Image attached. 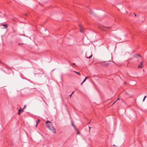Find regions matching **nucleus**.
Masks as SVG:
<instances>
[{
  "mask_svg": "<svg viewBox=\"0 0 147 147\" xmlns=\"http://www.w3.org/2000/svg\"><path fill=\"white\" fill-rule=\"evenodd\" d=\"M83 83H84V82H82L81 83V84H83Z\"/></svg>",
  "mask_w": 147,
  "mask_h": 147,
  "instance_id": "nucleus-23",
  "label": "nucleus"
},
{
  "mask_svg": "<svg viewBox=\"0 0 147 147\" xmlns=\"http://www.w3.org/2000/svg\"><path fill=\"white\" fill-rule=\"evenodd\" d=\"M26 105H24V108H23V109H25V108H26Z\"/></svg>",
  "mask_w": 147,
  "mask_h": 147,
  "instance_id": "nucleus-14",
  "label": "nucleus"
},
{
  "mask_svg": "<svg viewBox=\"0 0 147 147\" xmlns=\"http://www.w3.org/2000/svg\"><path fill=\"white\" fill-rule=\"evenodd\" d=\"M72 125L73 126V127H74V128H75V127L72 123Z\"/></svg>",
  "mask_w": 147,
  "mask_h": 147,
  "instance_id": "nucleus-16",
  "label": "nucleus"
},
{
  "mask_svg": "<svg viewBox=\"0 0 147 147\" xmlns=\"http://www.w3.org/2000/svg\"><path fill=\"white\" fill-rule=\"evenodd\" d=\"M88 11L90 13L93 14V11L91 10V9L90 8H88Z\"/></svg>",
  "mask_w": 147,
  "mask_h": 147,
  "instance_id": "nucleus-6",
  "label": "nucleus"
},
{
  "mask_svg": "<svg viewBox=\"0 0 147 147\" xmlns=\"http://www.w3.org/2000/svg\"><path fill=\"white\" fill-rule=\"evenodd\" d=\"M75 72H76V73L78 74L79 75H80V74H79V72H77L76 71H75Z\"/></svg>",
  "mask_w": 147,
  "mask_h": 147,
  "instance_id": "nucleus-15",
  "label": "nucleus"
},
{
  "mask_svg": "<svg viewBox=\"0 0 147 147\" xmlns=\"http://www.w3.org/2000/svg\"><path fill=\"white\" fill-rule=\"evenodd\" d=\"M80 31L82 32V33H83L84 32V29L82 28H81V27H80Z\"/></svg>",
  "mask_w": 147,
  "mask_h": 147,
  "instance_id": "nucleus-8",
  "label": "nucleus"
},
{
  "mask_svg": "<svg viewBox=\"0 0 147 147\" xmlns=\"http://www.w3.org/2000/svg\"><path fill=\"white\" fill-rule=\"evenodd\" d=\"M74 92H72V94H72H72L73 93H74Z\"/></svg>",
  "mask_w": 147,
  "mask_h": 147,
  "instance_id": "nucleus-26",
  "label": "nucleus"
},
{
  "mask_svg": "<svg viewBox=\"0 0 147 147\" xmlns=\"http://www.w3.org/2000/svg\"><path fill=\"white\" fill-rule=\"evenodd\" d=\"M40 120L39 119H38V122H36V127L37 126V125L38 123L40 122Z\"/></svg>",
  "mask_w": 147,
  "mask_h": 147,
  "instance_id": "nucleus-9",
  "label": "nucleus"
},
{
  "mask_svg": "<svg viewBox=\"0 0 147 147\" xmlns=\"http://www.w3.org/2000/svg\"><path fill=\"white\" fill-rule=\"evenodd\" d=\"M146 96H144V99L143 100V101H144L145 99L146 98Z\"/></svg>",
  "mask_w": 147,
  "mask_h": 147,
  "instance_id": "nucleus-13",
  "label": "nucleus"
},
{
  "mask_svg": "<svg viewBox=\"0 0 147 147\" xmlns=\"http://www.w3.org/2000/svg\"><path fill=\"white\" fill-rule=\"evenodd\" d=\"M2 26H3V27H2L1 28L2 29H3V28H7V26H8V24H2L1 25Z\"/></svg>",
  "mask_w": 147,
  "mask_h": 147,
  "instance_id": "nucleus-4",
  "label": "nucleus"
},
{
  "mask_svg": "<svg viewBox=\"0 0 147 147\" xmlns=\"http://www.w3.org/2000/svg\"><path fill=\"white\" fill-rule=\"evenodd\" d=\"M20 112H19H19H18V115H20Z\"/></svg>",
  "mask_w": 147,
  "mask_h": 147,
  "instance_id": "nucleus-20",
  "label": "nucleus"
},
{
  "mask_svg": "<svg viewBox=\"0 0 147 147\" xmlns=\"http://www.w3.org/2000/svg\"><path fill=\"white\" fill-rule=\"evenodd\" d=\"M113 146H115V145L114 144L113 145Z\"/></svg>",
  "mask_w": 147,
  "mask_h": 147,
  "instance_id": "nucleus-22",
  "label": "nucleus"
},
{
  "mask_svg": "<svg viewBox=\"0 0 147 147\" xmlns=\"http://www.w3.org/2000/svg\"><path fill=\"white\" fill-rule=\"evenodd\" d=\"M119 100V98H118L117 99V100Z\"/></svg>",
  "mask_w": 147,
  "mask_h": 147,
  "instance_id": "nucleus-28",
  "label": "nucleus"
},
{
  "mask_svg": "<svg viewBox=\"0 0 147 147\" xmlns=\"http://www.w3.org/2000/svg\"><path fill=\"white\" fill-rule=\"evenodd\" d=\"M134 15L135 16H136V15L135 13H133L132 15V16H133Z\"/></svg>",
  "mask_w": 147,
  "mask_h": 147,
  "instance_id": "nucleus-11",
  "label": "nucleus"
},
{
  "mask_svg": "<svg viewBox=\"0 0 147 147\" xmlns=\"http://www.w3.org/2000/svg\"><path fill=\"white\" fill-rule=\"evenodd\" d=\"M88 77H88V76H87V77H86V78H86V79L87 78H88Z\"/></svg>",
  "mask_w": 147,
  "mask_h": 147,
  "instance_id": "nucleus-19",
  "label": "nucleus"
},
{
  "mask_svg": "<svg viewBox=\"0 0 147 147\" xmlns=\"http://www.w3.org/2000/svg\"><path fill=\"white\" fill-rule=\"evenodd\" d=\"M86 56L87 58H90L92 57V54L91 52H87L86 53Z\"/></svg>",
  "mask_w": 147,
  "mask_h": 147,
  "instance_id": "nucleus-2",
  "label": "nucleus"
},
{
  "mask_svg": "<svg viewBox=\"0 0 147 147\" xmlns=\"http://www.w3.org/2000/svg\"><path fill=\"white\" fill-rule=\"evenodd\" d=\"M90 122H89V123H88V124H89L90 123Z\"/></svg>",
  "mask_w": 147,
  "mask_h": 147,
  "instance_id": "nucleus-30",
  "label": "nucleus"
},
{
  "mask_svg": "<svg viewBox=\"0 0 147 147\" xmlns=\"http://www.w3.org/2000/svg\"><path fill=\"white\" fill-rule=\"evenodd\" d=\"M71 95H72V94H71L70 95H69V96L70 97H71Z\"/></svg>",
  "mask_w": 147,
  "mask_h": 147,
  "instance_id": "nucleus-24",
  "label": "nucleus"
},
{
  "mask_svg": "<svg viewBox=\"0 0 147 147\" xmlns=\"http://www.w3.org/2000/svg\"><path fill=\"white\" fill-rule=\"evenodd\" d=\"M102 65L104 66H107L109 64V63L105 62H103L102 63Z\"/></svg>",
  "mask_w": 147,
  "mask_h": 147,
  "instance_id": "nucleus-3",
  "label": "nucleus"
},
{
  "mask_svg": "<svg viewBox=\"0 0 147 147\" xmlns=\"http://www.w3.org/2000/svg\"><path fill=\"white\" fill-rule=\"evenodd\" d=\"M105 28H106L107 29H110L111 28L110 27H105Z\"/></svg>",
  "mask_w": 147,
  "mask_h": 147,
  "instance_id": "nucleus-12",
  "label": "nucleus"
},
{
  "mask_svg": "<svg viewBox=\"0 0 147 147\" xmlns=\"http://www.w3.org/2000/svg\"><path fill=\"white\" fill-rule=\"evenodd\" d=\"M77 134H80V133L79 132V131H78V132H77Z\"/></svg>",
  "mask_w": 147,
  "mask_h": 147,
  "instance_id": "nucleus-18",
  "label": "nucleus"
},
{
  "mask_svg": "<svg viewBox=\"0 0 147 147\" xmlns=\"http://www.w3.org/2000/svg\"><path fill=\"white\" fill-rule=\"evenodd\" d=\"M19 112H22L23 111V109H19Z\"/></svg>",
  "mask_w": 147,
  "mask_h": 147,
  "instance_id": "nucleus-10",
  "label": "nucleus"
},
{
  "mask_svg": "<svg viewBox=\"0 0 147 147\" xmlns=\"http://www.w3.org/2000/svg\"><path fill=\"white\" fill-rule=\"evenodd\" d=\"M86 78H85V79H84V80L83 81V82H84L86 81Z\"/></svg>",
  "mask_w": 147,
  "mask_h": 147,
  "instance_id": "nucleus-17",
  "label": "nucleus"
},
{
  "mask_svg": "<svg viewBox=\"0 0 147 147\" xmlns=\"http://www.w3.org/2000/svg\"><path fill=\"white\" fill-rule=\"evenodd\" d=\"M46 125L47 127L49 128V129L51 130L54 133L56 132L55 129L51 122L49 121H47Z\"/></svg>",
  "mask_w": 147,
  "mask_h": 147,
  "instance_id": "nucleus-1",
  "label": "nucleus"
},
{
  "mask_svg": "<svg viewBox=\"0 0 147 147\" xmlns=\"http://www.w3.org/2000/svg\"><path fill=\"white\" fill-rule=\"evenodd\" d=\"M72 64L74 65H75V63H73Z\"/></svg>",
  "mask_w": 147,
  "mask_h": 147,
  "instance_id": "nucleus-25",
  "label": "nucleus"
},
{
  "mask_svg": "<svg viewBox=\"0 0 147 147\" xmlns=\"http://www.w3.org/2000/svg\"><path fill=\"white\" fill-rule=\"evenodd\" d=\"M89 129H90L91 127H89Z\"/></svg>",
  "mask_w": 147,
  "mask_h": 147,
  "instance_id": "nucleus-27",
  "label": "nucleus"
},
{
  "mask_svg": "<svg viewBox=\"0 0 147 147\" xmlns=\"http://www.w3.org/2000/svg\"><path fill=\"white\" fill-rule=\"evenodd\" d=\"M143 63V62H142L140 64L138 65V68H142L143 67V65H142Z\"/></svg>",
  "mask_w": 147,
  "mask_h": 147,
  "instance_id": "nucleus-5",
  "label": "nucleus"
},
{
  "mask_svg": "<svg viewBox=\"0 0 147 147\" xmlns=\"http://www.w3.org/2000/svg\"><path fill=\"white\" fill-rule=\"evenodd\" d=\"M134 57H135V58H137L139 57H140V58H141V56L140 55H137L134 56Z\"/></svg>",
  "mask_w": 147,
  "mask_h": 147,
  "instance_id": "nucleus-7",
  "label": "nucleus"
},
{
  "mask_svg": "<svg viewBox=\"0 0 147 147\" xmlns=\"http://www.w3.org/2000/svg\"><path fill=\"white\" fill-rule=\"evenodd\" d=\"M99 29H100V30H102V29H101V28H100V27H99Z\"/></svg>",
  "mask_w": 147,
  "mask_h": 147,
  "instance_id": "nucleus-21",
  "label": "nucleus"
},
{
  "mask_svg": "<svg viewBox=\"0 0 147 147\" xmlns=\"http://www.w3.org/2000/svg\"><path fill=\"white\" fill-rule=\"evenodd\" d=\"M116 102V101L113 104H114L115 102Z\"/></svg>",
  "mask_w": 147,
  "mask_h": 147,
  "instance_id": "nucleus-29",
  "label": "nucleus"
}]
</instances>
